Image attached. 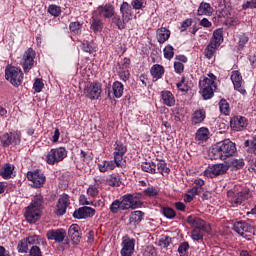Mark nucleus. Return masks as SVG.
Instances as JSON below:
<instances>
[{"label": "nucleus", "instance_id": "obj_50", "mask_svg": "<svg viewBox=\"0 0 256 256\" xmlns=\"http://www.w3.org/2000/svg\"><path fill=\"white\" fill-rule=\"evenodd\" d=\"M189 242L185 241L180 243L178 247L179 256H189Z\"/></svg>", "mask_w": 256, "mask_h": 256}, {"label": "nucleus", "instance_id": "obj_57", "mask_svg": "<svg viewBox=\"0 0 256 256\" xmlns=\"http://www.w3.org/2000/svg\"><path fill=\"white\" fill-rule=\"evenodd\" d=\"M177 89L182 91V93H187L190 89L188 84H185V76L181 78V81L177 83Z\"/></svg>", "mask_w": 256, "mask_h": 256}, {"label": "nucleus", "instance_id": "obj_1", "mask_svg": "<svg viewBox=\"0 0 256 256\" xmlns=\"http://www.w3.org/2000/svg\"><path fill=\"white\" fill-rule=\"evenodd\" d=\"M143 197V194H125L120 199H115L109 207L110 213L112 215H117L120 211H129V209H139L143 207V202L139 199Z\"/></svg>", "mask_w": 256, "mask_h": 256}, {"label": "nucleus", "instance_id": "obj_20", "mask_svg": "<svg viewBox=\"0 0 256 256\" xmlns=\"http://www.w3.org/2000/svg\"><path fill=\"white\" fill-rule=\"evenodd\" d=\"M97 211L95 208L89 206H83L74 211V219H88L89 217H95Z\"/></svg>", "mask_w": 256, "mask_h": 256}, {"label": "nucleus", "instance_id": "obj_15", "mask_svg": "<svg viewBox=\"0 0 256 256\" xmlns=\"http://www.w3.org/2000/svg\"><path fill=\"white\" fill-rule=\"evenodd\" d=\"M125 153H127V147L123 142L117 140L114 144L113 157L117 167H121L123 163V157H125Z\"/></svg>", "mask_w": 256, "mask_h": 256}, {"label": "nucleus", "instance_id": "obj_21", "mask_svg": "<svg viewBox=\"0 0 256 256\" xmlns=\"http://www.w3.org/2000/svg\"><path fill=\"white\" fill-rule=\"evenodd\" d=\"M81 226L79 224H72L68 229V237L71 239L73 245H79L81 243Z\"/></svg>", "mask_w": 256, "mask_h": 256}, {"label": "nucleus", "instance_id": "obj_58", "mask_svg": "<svg viewBox=\"0 0 256 256\" xmlns=\"http://www.w3.org/2000/svg\"><path fill=\"white\" fill-rule=\"evenodd\" d=\"M43 87H45V84L43 83V79L37 78L33 84V89L36 93H41L43 91Z\"/></svg>", "mask_w": 256, "mask_h": 256}, {"label": "nucleus", "instance_id": "obj_49", "mask_svg": "<svg viewBox=\"0 0 256 256\" xmlns=\"http://www.w3.org/2000/svg\"><path fill=\"white\" fill-rule=\"evenodd\" d=\"M163 53H164V59L171 61V59L175 57V48H173L171 44H168L167 46H165Z\"/></svg>", "mask_w": 256, "mask_h": 256}, {"label": "nucleus", "instance_id": "obj_48", "mask_svg": "<svg viewBox=\"0 0 256 256\" xmlns=\"http://www.w3.org/2000/svg\"><path fill=\"white\" fill-rule=\"evenodd\" d=\"M219 109H220V113H222V115H229V113H231V108L229 106V102H227L225 99L220 100Z\"/></svg>", "mask_w": 256, "mask_h": 256}, {"label": "nucleus", "instance_id": "obj_27", "mask_svg": "<svg viewBox=\"0 0 256 256\" xmlns=\"http://www.w3.org/2000/svg\"><path fill=\"white\" fill-rule=\"evenodd\" d=\"M207 118V112L205 109H198L194 111L191 118V124L192 125H200V123H203L205 119Z\"/></svg>", "mask_w": 256, "mask_h": 256}, {"label": "nucleus", "instance_id": "obj_4", "mask_svg": "<svg viewBox=\"0 0 256 256\" xmlns=\"http://www.w3.org/2000/svg\"><path fill=\"white\" fill-rule=\"evenodd\" d=\"M217 76L213 73H209L207 76H202L199 81L200 93L205 101L213 99L215 95V89H217Z\"/></svg>", "mask_w": 256, "mask_h": 256}, {"label": "nucleus", "instance_id": "obj_30", "mask_svg": "<svg viewBox=\"0 0 256 256\" xmlns=\"http://www.w3.org/2000/svg\"><path fill=\"white\" fill-rule=\"evenodd\" d=\"M161 99L166 107H175V95L171 91L163 90L161 92Z\"/></svg>", "mask_w": 256, "mask_h": 256}, {"label": "nucleus", "instance_id": "obj_45", "mask_svg": "<svg viewBox=\"0 0 256 256\" xmlns=\"http://www.w3.org/2000/svg\"><path fill=\"white\" fill-rule=\"evenodd\" d=\"M158 172L161 173L164 177L171 173V169L167 167V162L165 160H160L156 165Z\"/></svg>", "mask_w": 256, "mask_h": 256}, {"label": "nucleus", "instance_id": "obj_62", "mask_svg": "<svg viewBox=\"0 0 256 256\" xmlns=\"http://www.w3.org/2000/svg\"><path fill=\"white\" fill-rule=\"evenodd\" d=\"M131 67V59L125 57L121 60V63H118V69H129Z\"/></svg>", "mask_w": 256, "mask_h": 256}, {"label": "nucleus", "instance_id": "obj_6", "mask_svg": "<svg viewBox=\"0 0 256 256\" xmlns=\"http://www.w3.org/2000/svg\"><path fill=\"white\" fill-rule=\"evenodd\" d=\"M227 197L232 207H239L243 201H247V199L251 198V191L249 189H244L242 191L231 189L227 192Z\"/></svg>", "mask_w": 256, "mask_h": 256}, {"label": "nucleus", "instance_id": "obj_41", "mask_svg": "<svg viewBox=\"0 0 256 256\" xmlns=\"http://www.w3.org/2000/svg\"><path fill=\"white\" fill-rule=\"evenodd\" d=\"M141 170L144 171V173L155 175V173H157V164H155V162H142Z\"/></svg>", "mask_w": 256, "mask_h": 256}, {"label": "nucleus", "instance_id": "obj_8", "mask_svg": "<svg viewBox=\"0 0 256 256\" xmlns=\"http://www.w3.org/2000/svg\"><path fill=\"white\" fill-rule=\"evenodd\" d=\"M10 145H21V131L6 132L0 136V147L7 149Z\"/></svg>", "mask_w": 256, "mask_h": 256}, {"label": "nucleus", "instance_id": "obj_35", "mask_svg": "<svg viewBox=\"0 0 256 256\" xmlns=\"http://www.w3.org/2000/svg\"><path fill=\"white\" fill-rule=\"evenodd\" d=\"M112 91L115 99H121L123 97V91H125V85L119 81H115L112 84Z\"/></svg>", "mask_w": 256, "mask_h": 256}, {"label": "nucleus", "instance_id": "obj_44", "mask_svg": "<svg viewBox=\"0 0 256 256\" xmlns=\"http://www.w3.org/2000/svg\"><path fill=\"white\" fill-rule=\"evenodd\" d=\"M196 139L198 141H207L209 139V128H199L196 132Z\"/></svg>", "mask_w": 256, "mask_h": 256}, {"label": "nucleus", "instance_id": "obj_22", "mask_svg": "<svg viewBox=\"0 0 256 256\" xmlns=\"http://www.w3.org/2000/svg\"><path fill=\"white\" fill-rule=\"evenodd\" d=\"M233 230L241 235V237H247L246 233H251L253 231V226L245 221H238L233 224Z\"/></svg>", "mask_w": 256, "mask_h": 256}, {"label": "nucleus", "instance_id": "obj_18", "mask_svg": "<svg viewBox=\"0 0 256 256\" xmlns=\"http://www.w3.org/2000/svg\"><path fill=\"white\" fill-rule=\"evenodd\" d=\"M27 179L28 181L33 182V186L36 189H41V187L45 185V181H46L45 175L41 173V171L39 170H35L34 172L29 171L27 173Z\"/></svg>", "mask_w": 256, "mask_h": 256}, {"label": "nucleus", "instance_id": "obj_54", "mask_svg": "<svg viewBox=\"0 0 256 256\" xmlns=\"http://www.w3.org/2000/svg\"><path fill=\"white\" fill-rule=\"evenodd\" d=\"M118 76L121 81H129L131 77V72H129V69H119L118 71Z\"/></svg>", "mask_w": 256, "mask_h": 256}, {"label": "nucleus", "instance_id": "obj_3", "mask_svg": "<svg viewBox=\"0 0 256 256\" xmlns=\"http://www.w3.org/2000/svg\"><path fill=\"white\" fill-rule=\"evenodd\" d=\"M43 195L36 194L31 204L27 207L24 217L28 223H37L41 219V210L43 209L44 203Z\"/></svg>", "mask_w": 256, "mask_h": 256}, {"label": "nucleus", "instance_id": "obj_33", "mask_svg": "<svg viewBox=\"0 0 256 256\" xmlns=\"http://www.w3.org/2000/svg\"><path fill=\"white\" fill-rule=\"evenodd\" d=\"M80 49L84 53H89V55H93V53H97V45L93 41L84 40L81 45Z\"/></svg>", "mask_w": 256, "mask_h": 256}, {"label": "nucleus", "instance_id": "obj_29", "mask_svg": "<svg viewBox=\"0 0 256 256\" xmlns=\"http://www.w3.org/2000/svg\"><path fill=\"white\" fill-rule=\"evenodd\" d=\"M223 29L218 28L214 30L212 38L210 39V45H213L214 47H221V43H223Z\"/></svg>", "mask_w": 256, "mask_h": 256}, {"label": "nucleus", "instance_id": "obj_37", "mask_svg": "<svg viewBox=\"0 0 256 256\" xmlns=\"http://www.w3.org/2000/svg\"><path fill=\"white\" fill-rule=\"evenodd\" d=\"M13 171H15V166L10 163H6L0 171V177L6 180L11 179L13 177Z\"/></svg>", "mask_w": 256, "mask_h": 256}, {"label": "nucleus", "instance_id": "obj_14", "mask_svg": "<svg viewBox=\"0 0 256 256\" xmlns=\"http://www.w3.org/2000/svg\"><path fill=\"white\" fill-rule=\"evenodd\" d=\"M135 243L136 240L135 238H130L129 236H124L122 238V243H121V251L120 255L121 256H133V253H135Z\"/></svg>", "mask_w": 256, "mask_h": 256}, {"label": "nucleus", "instance_id": "obj_52", "mask_svg": "<svg viewBox=\"0 0 256 256\" xmlns=\"http://www.w3.org/2000/svg\"><path fill=\"white\" fill-rule=\"evenodd\" d=\"M17 249L19 253H27L29 251V244L26 238L19 241Z\"/></svg>", "mask_w": 256, "mask_h": 256}, {"label": "nucleus", "instance_id": "obj_47", "mask_svg": "<svg viewBox=\"0 0 256 256\" xmlns=\"http://www.w3.org/2000/svg\"><path fill=\"white\" fill-rule=\"evenodd\" d=\"M69 29L73 35H81L83 29V23L76 21L69 24Z\"/></svg>", "mask_w": 256, "mask_h": 256}, {"label": "nucleus", "instance_id": "obj_59", "mask_svg": "<svg viewBox=\"0 0 256 256\" xmlns=\"http://www.w3.org/2000/svg\"><path fill=\"white\" fill-rule=\"evenodd\" d=\"M87 195H89V197H97V195H99L97 185H90L87 189Z\"/></svg>", "mask_w": 256, "mask_h": 256}, {"label": "nucleus", "instance_id": "obj_39", "mask_svg": "<svg viewBox=\"0 0 256 256\" xmlns=\"http://www.w3.org/2000/svg\"><path fill=\"white\" fill-rule=\"evenodd\" d=\"M203 185H205V181L203 179L201 178L196 179L189 193H191L193 197H195V195H199L201 191H203Z\"/></svg>", "mask_w": 256, "mask_h": 256}, {"label": "nucleus", "instance_id": "obj_7", "mask_svg": "<svg viewBox=\"0 0 256 256\" xmlns=\"http://www.w3.org/2000/svg\"><path fill=\"white\" fill-rule=\"evenodd\" d=\"M67 157V149L65 147L52 148L46 155V163L48 165H57Z\"/></svg>", "mask_w": 256, "mask_h": 256}, {"label": "nucleus", "instance_id": "obj_12", "mask_svg": "<svg viewBox=\"0 0 256 256\" xmlns=\"http://www.w3.org/2000/svg\"><path fill=\"white\" fill-rule=\"evenodd\" d=\"M66 237L67 230L63 228L50 229L46 233V238L48 241H55V243H63V241H65L64 244L69 245V239H66Z\"/></svg>", "mask_w": 256, "mask_h": 256}, {"label": "nucleus", "instance_id": "obj_42", "mask_svg": "<svg viewBox=\"0 0 256 256\" xmlns=\"http://www.w3.org/2000/svg\"><path fill=\"white\" fill-rule=\"evenodd\" d=\"M237 39L238 51H243V49H245V45L249 43V35H247L245 32H241L237 35Z\"/></svg>", "mask_w": 256, "mask_h": 256}, {"label": "nucleus", "instance_id": "obj_10", "mask_svg": "<svg viewBox=\"0 0 256 256\" xmlns=\"http://www.w3.org/2000/svg\"><path fill=\"white\" fill-rule=\"evenodd\" d=\"M37 53L35 52V50H33V48H28L23 56L22 59L20 61V65L23 68L24 73H29V71H31L35 65V57H36Z\"/></svg>", "mask_w": 256, "mask_h": 256}, {"label": "nucleus", "instance_id": "obj_60", "mask_svg": "<svg viewBox=\"0 0 256 256\" xmlns=\"http://www.w3.org/2000/svg\"><path fill=\"white\" fill-rule=\"evenodd\" d=\"M171 241H172V239L170 236H164L160 239L159 245H160V247L167 249V247H169V245H171Z\"/></svg>", "mask_w": 256, "mask_h": 256}, {"label": "nucleus", "instance_id": "obj_32", "mask_svg": "<svg viewBox=\"0 0 256 256\" xmlns=\"http://www.w3.org/2000/svg\"><path fill=\"white\" fill-rule=\"evenodd\" d=\"M120 14L124 19L131 21L133 17V7L128 2H122L120 5Z\"/></svg>", "mask_w": 256, "mask_h": 256}, {"label": "nucleus", "instance_id": "obj_9", "mask_svg": "<svg viewBox=\"0 0 256 256\" xmlns=\"http://www.w3.org/2000/svg\"><path fill=\"white\" fill-rule=\"evenodd\" d=\"M229 171V165L218 163L209 165L204 171V177H208V179H215V177H219L220 175H225Z\"/></svg>", "mask_w": 256, "mask_h": 256}, {"label": "nucleus", "instance_id": "obj_46", "mask_svg": "<svg viewBox=\"0 0 256 256\" xmlns=\"http://www.w3.org/2000/svg\"><path fill=\"white\" fill-rule=\"evenodd\" d=\"M218 49L219 47H215L213 44L209 43L204 49V56L206 57V59H213Z\"/></svg>", "mask_w": 256, "mask_h": 256}, {"label": "nucleus", "instance_id": "obj_11", "mask_svg": "<svg viewBox=\"0 0 256 256\" xmlns=\"http://www.w3.org/2000/svg\"><path fill=\"white\" fill-rule=\"evenodd\" d=\"M102 91L103 85L100 82H92L84 88V95L87 99L95 101L101 97Z\"/></svg>", "mask_w": 256, "mask_h": 256}, {"label": "nucleus", "instance_id": "obj_40", "mask_svg": "<svg viewBox=\"0 0 256 256\" xmlns=\"http://www.w3.org/2000/svg\"><path fill=\"white\" fill-rule=\"evenodd\" d=\"M26 241L28 243V245H33V247H38V245H46L47 242L45 241V239H43L41 236L39 235H31L28 236L26 238Z\"/></svg>", "mask_w": 256, "mask_h": 256}, {"label": "nucleus", "instance_id": "obj_28", "mask_svg": "<svg viewBox=\"0 0 256 256\" xmlns=\"http://www.w3.org/2000/svg\"><path fill=\"white\" fill-rule=\"evenodd\" d=\"M150 74L154 81H159V79H163V75H165V67L161 64H154L150 69Z\"/></svg>", "mask_w": 256, "mask_h": 256}, {"label": "nucleus", "instance_id": "obj_51", "mask_svg": "<svg viewBox=\"0 0 256 256\" xmlns=\"http://www.w3.org/2000/svg\"><path fill=\"white\" fill-rule=\"evenodd\" d=\"M143 193L145 197H157V195H159V189L154 186H150L144 189Z\"/></svg>", "mask_w": 256, "mask_h": 256}, {"label": "nucleus", "instance_id": "obj_31", "mask_svg": "<svg viewBox=\"0 0 256 256\" xmlns=\"http://www.w3.org/2000/svg\"><path fill=\"white\" fill-rule=\"evenodd\" d=\"M97 165L100 173H109V171H113L115 167H117L115 160H104L99 162Z\"/></svg>", "mask_w": 256, "mask_h": 256}, {"label": "nucleus", "instance_id": "obj_36", "mask_svg": "<svg viewBox=\"0 0 256 256\" xmlns=\"http://www.w3.org/2000/svg\"><path fill=\"white\" fill-rule=\"evenodd\" d=\"M90 29L93 31V33H101L103 31V20H101L97 16H93L91 20Z\"/></svg>", "mask_w": 256, "mask_h": 256}, {"label": "nucleus", "instance_id": "obj_64", "mask_svg": "<svg viewBox=\"0 0 256 256\" xmlns=\"http://www.w3.org/2000/svg\"><path fill=\"white\" fill-rule=\"evenodd\" d=\"M243 11H247V9H256V0L247 1L242 5Z\"/></svg>", "mask_w": 256, "mask_h": 256}, {"label": "nucleus", "instance_id": "obj_38", "mask_svg": "<svg viewBox=\"0 0 256 256\" xmlns=\"http://www.w3.org/2000/svg\"><path fill=\"white\" fill-rule=\"evenodd\" d=\"M106 183L109 187H121V176L119 173L110 174L106 179Z\"/></svg>", "mask_w": 256, "mask_h": 256}, {"label": "nucleus", "instance_id": "obj_24", "mask_svg": "<svg viewBox=\"0 0 256 256\" xmlns=\"http://www.w3.org/2000/svg\"><path fill=\"white\" fill-rule=\"evenodd\" d=\"M127 23H129V20L122 15L117 14V12L111 17V25L119 31L127 29Z\"/></svg>", "mask_w": 256, "mask_h": 256}, {"label": "nucleus", "instance_id": "obj_26", "mask_svg": "<svg viewBox=\"0 0 256 256\" xmlns=\"http://www.w3.org/2000/svg\"><path fill=\"white\" fill-rule=\"evenodd\" d=\"M171 37V30L167 29L166 27H161L156 30V38L160 45L169 41Z\"/></svg>", "mask_w": 256, "mask_h": 256}, {"label": "nucleus", "instance_id": "obj_2", "mask_svg": "<svg viewBox=\"0 0 256 256\" xmlns=\"http://www.w3.org/2000/svg\"><path fill=\"white\" fill-rule=\"evenodd\" d=\"M236 153L237 145L229 139L216 143L211 150L213 159H221L222 161L228 157H233Z\"/></svg>", "mask_w": 256, "mask_h": 256}, {"label": "nucleus", "instance_id": "obj_55", "mask_svg": "<svg viewBox=\"0 0 256 256\" xmlns=\"http://www.w3.org/2000/svg\"><path fill=\"white\" fill-rule=\"evenodd\" d=\"M191 25H193V19L192 18L185 19L179 26L180 33H185V31H187V29H189Z\"/></svg>", "mask_w": 256, "mask_h": 256}, {"label": "nucleus", "instance_id": "obj_17", "mask_svg": "<svg viewBox=\"0 0 256 256\" xmlns=\"http://www.w3.org/2000/svg\"><path fill=\"white\" fill-rule=\"evenodd\" d=\"M248 125L249 120L244 116L237 115L230 119V129H232V131H244V129H247Z\"/></svg>", "mask_w": 256, "mask_h": 256}, {"label": "nucleus", "instance_id": "obj_61", "mask_svg": "<svg viewBox=\"0 0 256 256\" xmlns=\"http://www.w3.org/2000/svg\"><path fill=\"white\" fill-rule=\"evenodd\" d=\"M143 256H157V250L154 246H146Z\"/></svg>", "mask_w": 256, "mask_h": 256}, {"label": "nucleus", "instance_id": "obj_23", "mask_svg": "<svg viewBox=\"0 0 256 256\" xmlns=\"http://www.w3.org/2000/svg\"><path fill=\"white\" fill-rule=\"evenodd\" d=\"M98 15L100 17H103V19H112V17L115 15V6L111 3H106L104 5H101L97 9Z\"/></svg>", "mask_w": 256, "mask_h": 256}, {"label": "nucleus", "instance_id": "obj_34", "mask_svg": "<svg viewBox=\"0 0 256 256\" xmlns=\"http://www.w3.org/2000/svg\"><path fill=\"white\" fill-rule=\"evenodd\" d=\"M197 15H206L207 17H211V15H213V7H211V4L207 2H201L197 10Z\"/></svg>", "mask_w": 256, "mask_h": 256}, {"label": "nucleus", "instance_id": "obj_63", "mask_svg": "<svg viewBox=\"0 0 256 256\" xmlns=\"http://www.w3.org/2000/svg\"><path fill=\"white\" fill-rule=\"evenodd\" d=\"M29 256H43V252H41L39 246H32L29 251Z\"/></svg>", "mask_w": 256, "mask_h": 256}, {"label": "nucleus", "instance_id": "obj_16", "mask_svg": "<svg viewBox=\"0 0 256 256\" xmlns=\"http://www.w3.org/2000/svg\"><path fill=\"white\" fill-rule=\"evenodd\" d=\"M69 205H71V200H69V195L63 194L58 199V202L56 204V208L54 211L55 215H57L58 217H63V215L67 213V207H69Z\"/></svg>", "mask_w": 256, "mask_h": 256}, {"label": "nucleus", "instance_id": "obj_25", "mask_svg": "<svg viewBox=\"0 0 256 256\" xmlns=\"http://www.w3.org/2000/svg\"><path fill=\"white\" fill-rule=\"evenodd\" d=\"M145 219V212L141 210H135L129 215V225L137 229V226Z\"/></svg>", "mask_w": 256, "mask_h": 256}, {"label": "nucleus", "instance_id": "obj_5", "mask_svg": "<svg viewBox=\"0 0 256 256\" xmlns=\"http://www.w3.org/2000/svg\"><path fill=\"white\" fill-rule=\"evenodd\" d=\"M25 78V74H23V70L20 67L13 66L8 64L5 68V79L9 81L13 87H21L23 85V79Z\"/></svg>", "mask_w": 256, "mask_h": 256}, {"label": "nucleus", "instance_id": "obj_19", "mask_svg": "<svg viewBox=\"0 0 256 256\" xmlns=\"http://www.w3.org/2000/svg\"><path fill=\"white\" fill-rule=\"evenodd\" d=\"M230 79L236 91L241 93V95H247V90L241 87V85H243V76L241 75L240 71L238 70L232 71Z\"/></svg>", "mask_w": 256, "mask_h": 256}, {"label": "nucleus", "instance_id": "obj_43", "mask_svg": "<svg viewBox=\"0 0 256 256\" xmlns=\"http://www.w3.org/2000/svg\"><path fill=\"white\" fill-rule=\"evenodd\" d=\"M160 212L164 217H166V219H175V217H177V212L169 206H162L160 208Z\"/></svg>", "mask_w": 256, "mask_h": 256}, {"label": "nucleus", "instance_id": "obj_13", "mask_svg": "<svg viewBox=\"0 0 256 256\" xmlns=\"http://www.w3.org/2000/svg\"><path fill=\"white\" fill-rule=\"evenodd\" d=\"M187 223L188 225H191V227H194V229H198L199 231H204V233L211 232V225H209V223L205 222V220L195 215L188 216Z\"/></svg>", "mask_w": 256, "mask_h": 256}, {"label": "nucleus", "instance_id": "obj_56", "mask_svg": "<svg viewBox=\"0 0 256 256\" xmlns=\"http://www.w3.org/2000/svg\"><path fill=\"white\" fill-rule=\"evenodd\" d=\"M48 13L53 17H59V15H61V8L55 4H51L48 7Z\"/></svg>", "mask_w": 256, "mask_h": 256}, {"label": "nucleus", "instance_id": "obj_53", "mask_svg": "<svg viewBox=\"0 0 256 256\" xmlns=\"http://www.w3.org/2000/svg\"><path fill=\"white\" fill-rule=\"evenodd\" d=\"M203 230H199V229H193L191 232V238L193 239V241H197L198 243H200V241H203Z\"/></svg>", "mask_w": 256, "mask_h": 256}]
</instances>
